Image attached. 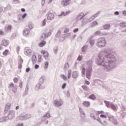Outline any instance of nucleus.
<instances>
[{"label": "nucleus", "mask_w": 126, "mask_h": 126, "mask_svg": "<svg viewBox=\"0 0 126 126\" xmlns=\"http://www.w3.org/2000/svg\"><path fill=\"white\" fill-rule=\"evenodd\" d=\"M97 64L105 66L107 70H111L114 68V61H115V56L112 54H109L107 57L104 58L102 55L98 56Z\"/></svg>", "instance_id": "f257e3e1"}, {"label": "nucleus", "mask_w": 126, "mask_h": 126, "mask_svg": "<svg viewBox=\"0 0 126 126\" xmlns=\"http://www.w3.org/2000/svg\"><path fill=\"white\" fill-rule=\"evenodd\" d=\"M96 46L99 47V48H103V47H105L107 45V42L106 41V38L105 37H99L97 39Z\"/></svg>", "instance_id": "f03ea898"}, {"label": "nucleus", "mask_w": 126, "mask_h": 126, "mask_svg": "<svg viewBox=\"0 0 126 126\" xmlns=\"http://www.w3.org/2000/svg\"><path fill=\"white\" fill-rule=\"evenodd\" d=\"M1 45L4 47H7L9 45V40L5 39L2 40Z\"/></svg>", "instance_id": "7ed1b4c3"}, {"label": "nucleus", "mask_w": 126, "mask_h": 126, "mask_svg": "<svg viewBox=\"0 0 126 126\" xmlns=\"http://www.w3.org/2000/svg\"><path fill=\"white\" fill-rule=\"evenodd\" d=\"M91 71H92V67H90V68L88 69L87 71H86V77L88 79H90V77L91 76Z\"/></svg>", "instance_id": "20e7f679"}, {"label": "nucleus", "mask_w": 126, "mask_h": 126, "mask_svg": "<svg viewBox=\"0 0 126 126\" xmlns=\"http://www.w3.org/2000/svg\"><path fill=\"white\" fill-rule=\"evenodd\" d=\"M70 2V0H62L61 4L63 6H66L69 4Z\"/></svg>", "instance_id": "39448f33"}, {"label": "nucleus", "mask_w": 126, "mask_h": 126, "mask_svg": "<svg viewBox=\"0 0 126 126\" xmlns=\"http://www.w3.org/2000/svg\"><path fill=\"white\" fill-rule=\"evenodd\" d=\"M47 19L48 20H53L55 18V15L52 13H48L47 14Z\"/></svg>", "instance_id": "423d86ee"}, {"label": "nucleus", "mask_w": 126, "mask_h": 126, "mask_svg": "<svg viewBox=\"0 0 126 126\" xmlns=\"http://www.w3.org/2000/svg\"><path fill=\"white\" fill-rule=\"evenodd\" d=\"M108 119L111 122H112L114 125H118V121L117 120L115 119L114 116H109Z\"/></svg>", "instance_id": "0eeeda50"}, {"label": "nucleus", "mask_w": 126, "mask_h": 126, "mask_svg": "<svg viewBox=\"0 0 126 126\" xmlns=\"http://www.w3.org/2000/svg\"><path fill=\"white\" fill-rule=\"evenodd\" d=\"M29 34H30V30L28 28L25 29L23 32L24 36H27V35H29Z\"/></svg>", "instance_id": "6e6552de"}, {"label": "nucleus", "mask_w": 126, "mask_h": 126, "mask_svg": "<svg viewBox=\"0 0 126 126\" xmlns=\"http://www.w3.org/2000/svg\"><path fill=\"white\" fill-rule=\"evenodd\" d=\"M41 53L43 54V56L45 59H48V57H49V53L48 52L45 50H42Z\"/></svg>", "instance_id": "1a4fd4ad"}, {"label": "nucleus", "mask_w": 126, "mask_h": 126, "mask_svg": "<svg viewBox=\"0 0 126 126\" xmlns=\"http://www.w3.org/2000/svg\"><path fill=\"white\" fill-rule=\"evenodd\" d=\"M12 28V26L10 25H8L7 27H5V32H10L11 31Z\"/></svg>", "instance_id": "9d476101"}, {"label": "nucleus", "mask_w": 126, "mask_h": 126, "mask_svg": "<svg viewBox=\"0 0 126 126\" xmlns=\"http://www.w3.org/2000/svg\"><path fill=\"white\" fill-rule=\"evenodd\" d=\"M110 107L115 112H117V110L118 109V106L114 105L113 103L110 104Z\"/></svg>", "instance_id": "9b49d317"}, {"label": "nucleus", "mask_w": 126, "mask_h": 126, "mask_svg": "<svg viewBox=\"0 0 126 126\" xmlns=\"http://www.w3.org/2000/svg\"><path fill=\"white\" fill-rule=\"evenodd\" d=\"M83 105L84 107H86L87 108H88L90 107V102L85 101L83 102Z\"/></svg>", "instance_id": "f8f14e48"}, {"label": "nucleus", "mask_w": 126, "mask_h": 126, "mask_svg": "<svg viewBox=\"0 0 126 126\" xmlns=\"http://www.w3.org/2000/svg\"><path fill=\"white\" fill-rule=\"evenodd\" d=\"M97 16H98V14H95L92 15L89 19V21H90V22H91V21H93V20H94V19H95V18H96V17H97Z\"/></svg>", "instance_id": "ddd939ff"}, {"label": "nucleus", "mask_w": 126, "mask_h": 126, "mask_svg": "<svg viewBox=\"0 0 126 126\" xmlns=\"http://www.w3.org/2000/svg\"><path fill=\"white\" fill-rule=\"evenodd\" d=\"M70 13V11H66V12H64L63 11L62 12L61 14L59 15V16H65L66 15H68Z\"/></svg>", "instance_id": "4468645a"}, {"label": "nucleus", "mask_w": 126, "mask_h": 126, "mask_svg": "<svg viewBox=\"0 0 126 126\" xmlns=\"http://www.w3.org/2000/svg\"><path fill=\"white\" fill-rule=\"evenodd\" d=\"M110 25L109 24H105L103 26V28L104 30H109L110 29Z\"/></svg>", "instance_id": "2eb2a0df"}, {"label": "nucleus", "mask_w": 126, "mask_h": 126, "mask_svg": "<svg viewBox=\"0 0 126 126\" xmlns=\"http://www.w3.org/2000/svg\"><path fill=\"white\" fill-rule=\"evenodd\" d=\"M54 104L56 106V107H60V106H62V103L61 101H59L57 100H55L54 102Z\"/></svg>", "instance_id": "dca6fc26"}, {"label": "nucleus", "mask_w": 126, "mask_h": 126, "mask_svg": "<svg viewBox=\"0 0 126 126\" xmlns=\"http://www.w3.org/2000/svg\"><path fill=\"white\" fill-rule=\"evenodd\" d=\"M40 38L41 40H45V39H46V38H47V36L46 35V32L42 33L41 34Z\"/></svg>", "instance_id": "f3484780"}, {"label": "nucleus", "mask_w": 126, "mask_h": 126, "mask_svg": "<svg viewBox=\"0 0 126 126\" xmlns=\"http://www.w3.org/2000/svg\"><path fill=\"white\" fill-rule=\"evenodd\" d=\"M10 108H11V104H10V103H8L6 104V106L5 107V110L6 111H8V110H9V109H10Z\"/></svg>", "instance_id": "a211bd4d"}, {"label": "nucleus", "mask_w": 126, "mask_h": 126, "mask_svg": "<svg viewBox=\"0 0 126 126\" xmlns=\"http://www.w3.org/2000/svg\"><path fill=\"white\" fill-rule=\"evenodd\" d=\"M101 114H104V111L102 110L96 111L95 112L94 116H99V115H101Z\"/></svg>", "instance_id": "6ab92c4d"}, {"label": "nucleus", "mask_w": 126, "mask_h": 126, "mask_svg": "<svg viewBox=\"0 0 126 126\" xmlns=\"http://www.w3.org/2000/svg\"><path fill=\"white\" fill-rule=\"evenodd\" d=\"M88 98L91 99V100H96V96L94 94H93L89 96Z\"/></svg>", "instance_id": "aec40b11"}, {"label": "nucleus", "mask_w": 126, "mask_h": 126, "mask_svg": "<svg viewBox=\"0 0 126 126\" xmlns=\"http://www.w3.org/2000/svg\"><path fill=\"white\" fill-rule=\"evenodd\" d=\"M45 82V77H41L40 78L39 80V84H42Z\"/></svg>", "instance_id": "412c9836"}, {"label": "nucleus", "mask_w": 126, "mask_h": 126, "mask_svg": "<svg viewBox=\"0 0 126 126\" xmlns=\"http://www.w3.org/2000/svg\"><path fill=\"white\" fill-rule=\"evenodd\" d=\"M46 45V41L45 40H42L38 44L39 47H44Z\"/></svg>", "instance_id": "4be33fe9"}, {"label": "nucleus", "mask_w": 126, "mask_h": 126, "mask_svg": "<svg viewBox=\"0 0 126 126\" xmlns=\"http://www.w3.org/2000/svg\"><path fill=\"white\" fill-rule=\"evenodd\" d=\"M26 53L28 55H31L32 54V50L28 48H26Z\"/></svg>", "instance_id": "5701e85b"}, {"label": "nucleus", "mask_w": 126, "mask_h": 126, "mask_svg": "<svg viewBox=\"0 0 126 126\" xmlns=\"http://www.w3.org/2000/svg\"><path fill=\"white\" fill-rule=\"evenodd\" d=\"M119 25L122 28H125L126 27V23L124 22H121Z\"/></svg>", "instance_id": "b1692460"}, {"label": "nucleus", "mask_w": 126, "mask_h": 126, "mask_svg": "<svg viewBox=\"0 0 126 126\" xmlns=\"http://www.w3.org/2000/svg\"><path fill=\"white\" fill-rule=\"evenodd\" d=\"M32 61L33 63H35L36 62H37V58L36 57V56L33 55L32 57Z\"/></svg>", "instance_id": "393cba45"}, {"label": "nucleus", "mask_w": 126, "mask_h": 126, "mask_svg": "<svg viewBox=\"0 0 126 126\" xmlns=\"http://www.w3.org/2000/svg\"><path fill=\"white\" fill-rule=\"evenodd\" d=\"M17 86H15L13 88H12V91L13 93H16V91H17Z\"/></svg>", "instance_id": "a878e982"}, {"label": "nucleus", "mask_w": 126, "mask_h": 126, "mask_svg": "<svg viewBox=\"0 0 126 126\" xmlns=\"http://www.w3.org/2000/svg\"><path fill=\"white\" fill-rule=\"evenodd\" d=\"M82 88L84 90V91H87V90H89V88L87 87L86 85H83L82 86Z\"/></svg>", "instance_id": "bb28decb"}, {"label": "nucleus", "mask_w": 126, "mask_h": 126, "mask_svg": "<svg viewBox=\"0 0 126 126\" xmlns=\"http://www.w3.org/2000/svg\"><path fill=\"white\" fill-rule=\"evenodd\" d=\"M104 102L105 103V104H106V107H107V108H110V107H111V104H110V102L104 100Z\"/></svg>", "instance_id": "cd10ccee"}, {"label": "nucleus", "mask_w": 126, "mask_h": 126, "mask_svg": "<svg viewBox=\"0 0 126 126\" xmlns=\"http://www.w3.org/2000/svg\"><path fill=\"white\" fill-rule=\"evenodd\" d=\"M29 28L30 29L32 30L34 28V25L32 23H30L28 25Z\"/></svg>", "instance_id": "c85d7f7f"}, {"label": "nucleus", "mask_w": 126, "mask_h": 126, "mask_svg": "<svg viewBox=\"0 0 126 126\" xmlns=\"http://www.w3.org/2000/svg\"><path fill=\"white\" fill-rule=\"evenodd\" d=\"M90 44L91 46H94V44H95V40L94 39H91L90 40Z\"/></svg>", "instance_id": "c756f323"}, {"label": "nucleus", "mask_w": 126, "mask_h": 126, "mask_svg": "<svg viewBox=\"0 0 126 126\" xmlns=\"http://www.w3.org/2000/svg\"><path fill=\"white\" fill-rule=\"evenodd\" d=\"M49 66V63L48 62H45L44 64V67L45 69H47Z\"/></svg>", "instance_id": "7c9ffc66"}, {"label": "nucleus", "mask_w": 126, "mask_h": 126, "mask_svg": "<svg viewBox=\"0 0 126 126\" xmlns=\"http://www.w3.org/2000/svg\"><path fill=\"white\" fill-rule=\"evenodd\" d=\"M71 70H68V74H67V78L68 79L71 77Z\"/></svg>", "instance_id": "2f4dec72"}, {"label": "nucleus", "mask_w": 126, "mask_h": 126, "mask_svg": "<svg viewBox=\"0 0 126 126\" xmlns=\"http://www.w3.org/2000/svg\"><path fill=\"white\" fill-rule=\"evenodd\" d=\"M31 118V115L30 114H26L25 115V119L28 120V119H30Z\"/></svg>", "instance_id": "473e14b6"}, {"label": "nucleus", "mask_w": 126, "mask_h": 126, "mask_svg": "<svg viewBox=\"0 0 126 126\" xmlns=\"http://www.w3.org/2000/svg\"><path fill=\"white\" fill-rule=\"evenodd\" d=\"M19 120H20V121H24V120H26L25 119V116H22V115H20L19 117Z\"/></svg>", "instance_id": "72a5a7b5"}, {"label": "nucleus", "mask_w": 126, "mask_h": 126, "mask_svg": "<svg viewBox=\"0 0 126 126\" xmlns=\"http://www.w3.org/2000/svg\"><path fill=\"white\" fill-rule=\"evenodd\" d=\"M76 77H77V73H76V72H73V75H72V78H76Z\"/></svg>", "instance_id": "f704fd0d"}, {"label": "nucleus", "mask_w": 126, "mask_h": 126, "mask_svg": "<svg viewBox=\"0 0 126 126\" xmlns=\"http://www.w3.org/2000/svg\"><path fill=\"white\" fill-rule=\"evenodd\" d=\"M47 38L50 37L52 35V32H49L47 33H45Z\"/></svg>", "instance_id": "c9c22d12"}, {"label": "nucleus", "mask_w": 126, "mask_h": 126, "mask_svg": "<svg viewBox=\"0 0 126 126\" xmlns=\"http://www.w3.org/2000/svg\"><path fill=\"white\" fill-rule=\"evenodd\" d=\"M0 36H4V32L2 30H0Z\"/></svg>", "instance_id": "e433bc0d"}, {"label": "nucleus", "mask_w": 126, "mask_h": 126, "mask_svg": "<svg viewBox=\"0 0 126 126\" xmlns=\"http://www.w3.org/2000/svg\"><path fill=\"white\" fill-rule=\"evenodd\" d=\"M62 78H63V80H66L67 78L66 76H65L64 74H62L61 75Z\"/></svg>", "instance_id": "4c0bfd02"}, {"label": "nucleus", "mask_w": 126, "mask_h": 126, "mask_svg": "<svg viewBox=\"0 0 126 126\" xmlns=\"http://www.w3.org/2000/svg\"><path fill=\"white\" fill-rule=\"evenodd\" d=\"M7 54H8V50H5L4 52L3 53V55L4 56H7Z\"/></svg>", "instance_id": "58836bf2"}, {"label": "nucleus", "mask_w": 126, "mask_h": 126, "mask_svg": "<svg viewBox=\"0 0 126 126\" xmlns=\"http://www.w3.org/2000/svg\"><path fill=\"white\" fill-rule=\"evenodd\" d=\"M69 67V65L68 64V63H66L64 64V68H68Z\"/></svg>", "instance_id": "ea45409f"}, {"label": "nucleus", "mask_w": 126, "mask_h": 126, "mask_svg": "<svg viewBox=\"0 0 126 126\" xmlns=\"http://www.w3.org/2000/svg\"><path fill=\"white\" fill-rule=\"evenodd\" d=\"M92 25H93V26H96V25H98V23L96 21H94L92 23Z\"/></svg>", "instance_id": "a19ab883"}, {"label": "nucleus", "mask_w": 126, "mask_h": 126, "mask_svg": "<svg viewBox=\"0 0 126 126\" xmlns=\"http://www.w3.org/2000/svg\"><path fill=\"white\" fill-rule=\"evenodd\" d=\"M14 84L13 83L9 84L8 88H13L14 87Z\"/></svg>", "instance_id": "79ce46f5"}, {"label": "nucleus", "mask_w": 126, "mask_h": 126, "mask_svg": "<svg viewBox=\"0 0 126 126\" xmlns=\"http://www.w3.org/2000/svg\"><path fill=\"white\" fill-rule=\"evenodd\" d=\"M39 60L38 61V63H41L42 62V55L38 56Z\"/></svg>", "instance_id": "37998d69"}, {"label": "nucleus", "mask_w": 126, "mask_h": 126, "mask_svg": "<svg viewBox=\"0 0 126 126\" xmlns=\"http://www.w3.org/2000/svg\"><path fill=\"white\" fill-rule=\"evenodd\" d=\"M100 118H103V119H107V116L104 114H101L100 115Z\"/></svg>", "instance_id": "c03bdc74"}, {"label": "nucleus", "mask_w": 126, "mask_h": 126, "mask_svg": "<svg viewBox=\"0 0 126 126\" xmlns=\"http://www.w3.org/2000/svg\"><path fill=\"white\" fill-rule=\"evenodd\" d=\"M82 73H83V75H85V68H82Z\"/></svg>", "instance_id": "a18cd8bd"}, {"label": "nucleus", "mask_w": 126, "mask_h": 126, "mask_svg": "<svg viewBox=\"0 0 126 126\" xmlns=\"http://www.w3.org/2000/svg\"><path fill=\"white\" fill-rule=\"evenodd\" d=\"M101 34V32L97 31L95 32V35H98Z\"/></svg>", "instance_id": "49530a36"}, {"label": "nucleus", "mask_w": 126, "mask_h": 126, "mask_svg": "<svg viewBox=\"0 0 126 126\" xmlns=\"http://www.w3.org/2000/svg\"><path fill=\"white\" fill-rule=\"evenodd\" d=\"M46 25V19L43 20V21L42 22V26H45Z\"/></svg>", "instance_id": "de8ad7c7"}, {"label": "nucleus", "mask_w": 126, "mask_h": 126, "mask_svg": "<svg viewBox=\"0 0 126 126\" xmlns=\"http://www.w3.org/2000/svg\"><path fill=\"white\" fill-rule=\"evenodd\" d=\"M16 50L17 51V53H19V51L20 50V47H19V46H17L16 48Z\"/></svg>", "instance_id": "09e8293b"}, {"label": "nucleus", "mask_w": 126, "mask_h": 126, "mask_svg": "<svg viewBox=\"0 0 126 126\" xmlns=\"http://www.w3.org/2000/svg\"><path fill=\"white\" fill-rule=\"evenodd\" d=\"M18 82V79L17 78H14V82H15V83H17Z\"/></svg>", "instance_id": "8fccbe9b"}, {"label": "nucleus", "mask_w": 126, "mask_h": 126, "mask_svg": "<svg viewBox=\"0 0 126 126\" xmlns=\"http://www.w3.org/2000/svg\"><path fill=\"white\" fill-rule=\"evenodd\" d=\"M69 32V29H65L64 31V33H67V32Z\"/></svg>", "instance_id": "3c124183"}, {"label": "nucleus", "mask_w": 126, "mask_h": 126, "mask_svg": "<svg viewBox=\"0 0 126 126\" xmlns=\"http://www.w3.org/2000/svg\"><path fill=\"white\" fill-rule=\"evenodd\" d=\"M85 84H87V85H89L90 84V82L87 81V80H86L85 81Z\"/></svg>", "instance_id": "603ef678"}, {"label": "nucleus", "mask_w": 126, "mask_h": 126, "mask_svg": "<svg viewBox=\"0 0 126 126\" xmlns=\"http://www.w3.org/2000/svg\"><path fill=\"white\" fill-rule=\"evenodd\" d=\"M78 28H77V29H75L74 30H73V32L74 33H76V32H78Z\"/></svg>", "instance_id": "864d4df0"}, {"label": "nucleus", "mask_w": 126, "mask_h": 126, "mask_svg": "<svg viewBox=\"0 0 126 126\" xmlns=\"http://www.w3.org/2000/svg\"><path fill=\"white\" fill-rule=\"evenodd\" d=\"M78 61H81L82 60V56H79L77 59Z\"/></svg>", "instance_id": "5fc2aeb1"}, {"label": "nucleus", "mask_w": 126, "mask_h": 126, "mask_svg": "<svg viewBox=\"0 0 126 126\" xmlns=\"http://www.w3.org/2000/svg\"><path fill=\"white\" fill-rule=\"evenodd\" d=\"M65 86H66V84L64 83V84H63V85L62 86V88H63V89H64V88H65Z\"/></svg>", "instance_id": "6e6d98bb"}, {"label": "nucleus", "mask_w": 126, "mask_h": 126, "mask_svg": "<svg viewBox=\"0 0 126 126\" xmlns=\"http://www.w3.org/2000/svg\"><path fill=\"white\" fill-rule=\"evenodd\" d=\"M26 16H27V14L25 13L23 15L22 18H25Z\"/></svg>", "instance_id": "4d7b16f0"}, {"label": "nucleus", "mask_w": 126, "mask_h": 126, "mask_svg": "<svg viewBox=\"0 0 126 126\" xmlns=\"http://www.w3.org/2000/svg\"><path fill=\"white\" fill-rule=\"evenodd\" d=\"M30 68H29V67H28V68H26V72H29V71H30Z\"/></svg>", "instance_id": "13d9d810"}, {"label": "nucleus", "mask_w": 126, "mask_h": 126, "mask_svg": "<svg viewBox=\"0 0 126 126\" xmlns=\"http://www.w3.org/2000/svg\"><path fill=\"white\" fill-rule=\"evenodd\" d=\"M34 67H35V69H37V68H39V65L35 64V66H34Z\"/></svg>", "instance_id": "bf43d9fd"}, {"label": "nucleus", "mask_w": 126, "mask_h": 126, "mask_svg": "<svg viewBox=\"0 0 126 126\" xmlns=\"http://www.w3.org/2000/svg\"><path fill=\"white\" fill-rule=\"evenodd\" d=\"M19 86L20 87V88H22V86H23L22 82H21V83H20L19 84Z\"/></svg>", "instance_id": "052dcab7"}, {"label": "nucleus", "mask_w": 126, "mask_h": 126, "mask_svg": "<svg viewBox=\"0 0 126 126\" xmlns=\"http://www.w3.org/2000/svg\"><path fill=\"white\" fill-rule=\"evenodd\" d=\"M114 14H115V15H119V14H120V13H119L118 11H116V12L114 13Z\"/></svg>", "instance_id": "680f3d73"}, {"label": "nucleus", "mask_w": 126, "mask_h": 126, "mask_svg": "<svg viewBox=\"0 0 126 126\" xmlns=\"http://www.w3.org/2000/svg\"><path fill=\"white\" fill-rule=\"evenodd\" d=\"M123 14H124V15L126 16V10H124L123 11Z\"/></svg>", "instance_id": "e2e57ef3"}, {"label": "nucleus", "mask_w": 126, "mask_h": 126, "mask_svg": "<svg viewBox=\"0 0 126 126\" xmlns=\"http://www.w3.org/2000/svg\"><path fill=\"white\" fill-rule=\"evenodd\" d=\"M22 67V65L21 64H19L18 68H21Z\"/></svg>", "instance_id": "0e129e2a"}, {"label": "nucleus", "mask_w": 126, "mask_h": 126, "mask_svg": "<svg viewBox=\"0 0 126 126\" xmlns=\"http://www.w3.org/2000/svg\"><path fill=\"white\" fill-rule=\"evenodd\" d=\"M54 52H55V54H57L58 53V49H55L54 50Z\"/></svg>", "instance_id": "69168bd1"}, {"label": "nucleus", "mask_w": 126, "mask_h": 126, "mask_svg": "<svg viewBox=\"0 0 126 126\" xmlns=\"http://www.w3.org/2000/svg\"><path fill=\"white\" fill-rule=\"evenodd\" d=\"M17 126H23V124H19Z\"/></svg>", "instance_id": "338daca9"}, {"label": "nucleus", "mask_w": 126, "mask_h": 126, "mask_svg": "<svg viewBox=\"0 0 126 126\" xmlns=\"http://www.w3.org/2000/svg\"><path fill=\"white\" fill-rule=\"evenodd\" d=\"M21 11H22L23 12H25V9H24V8H22L21 9Z\"/></svg>", "instance_id": "774afa93"}]
</instances>
